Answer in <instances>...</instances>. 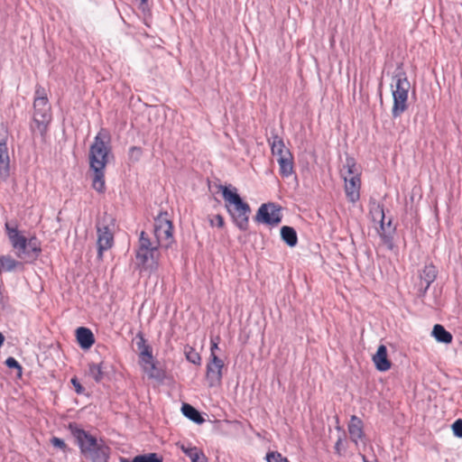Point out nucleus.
<instances>
[{
	"mask_svg": "<svg viewBox=\"0 0 462 462\" xmlns=\"http://www.w3.org/2000/svg\"><path fill=\"white\" fill-rule=\"evenodd\" d=\"M110 137L108 133L102 129L95 137L89 150V164L93 171L92 187L98 192L105 189V168L108 162L110 152Z\"/></svg>",
	"mask_w": 462,
	"mask_h": 462,
	"instance_id": "obj_1",
	"label": "nucleus"
},
{
	"mask_svg": "<svg viewBox=\"0 0 462 462\" xmlns=\"http://www.w3.org/2000/svg\"><path fill=\"white\" fill-rule=\"evenodd\" d=\"M220 189L225 200V207L233 223L238 229L247 230L251 214L249 204L241 199L236 188L220 187Z\"/></svg>",
	"mask_w": 462,
	"mask_h": 462,
	"instance_id": "obj_2",
	"label": "nucleus"
},
{
	"mask_svg": "<svg viewBox=\"0 0 462 462\" xmlns=\"http://www.w3.org/2000/svg\"><path fill=\"white\" fill-rule=\"evenodd\" d=\"M72 434L76 439L81 453L93 462H106L109 456V448L102 439L88 434L81 429H72Z\"/></svg>",
	"mask_w": 462,
	"mask_h": 462,
	"instance_id": "obj_3",
	"label": "nucleus"
},
{
	"mask_svg": "<svg viewBox=\"0 0 462 462\" xmlns=\"http://www.w3.org/2000/svg\"><path fill=\"white\" fill-rule=\"evenodd\" d=\"M361 172V167L351 157L346 159L340 170V175L345 182L346 196L352 203L356 202L360 198Z\"/></svg>",
	"mask_w": 462,
	"mask_h": 462,
	"instance_id": "obj_4",
	"label": "nucleus"
},
{
	"mask_svg": "<svg viewBox=\"0 0 462 462\" xmlns=\"http://www.w3.org/2000/svg\"><path fill=\"white\" fill-rule=\"evenodd\" d=\"M159 245L152 242L145 232H141L139 245L136 250V260L138 264L144 269L153 271L158 267L160 258Z\"/></svg>",
	"mask_w": 462,
	"mask_h": 462,
	"instance_id": "obj_5",
	"label": "nucleus"
},
{
	"mask_svg": "<svg viewBox=\"0 0 462 462\" xmlns=\"http://www.w3.org/2000/svg\"><path fill=\"white\" fill-rule=\"evenodd\" d=\"M411 84L402 74L396 75L391 84L393 106L392 113L394 117L401 116L407 109L408 94Z\"/></svg>",
	"mask_w": 462,
	"mask_h": 462,
	"instance_id": "obj_6",
	"label": "nucleus"
},
{
	"mask_svg": "<svg viewBox=\"0 0 462 462\" xmlns=\"http://www.w3.org/2000/svg\"><path fill=\"white\" fill-rule=\"evenodd\" d=\"M272 154L276 157L280 166V174L282 177H289L293 172V157L284 142L278 135L268 140Z\"/></svg>",
	"mask_w": 462,
	"mask_h": 462,
	"instance_id": "obj_7",
	"label": "nucleus"
},
{
	"mask_svg": "<svg viewBox=\"0 0 462 462\" xmlns=\"http://www.w3.org/2000/svg\"><path fill=\"white\" fill-rule=\"evenodd\" d=\"M116 231V220L113 216L104 214L97 225L98 257L101 258L103 252L112 247L114 244V234Z\"/></svg>",
	"mask_w": 462,
	"mask_h": 462,
	"instance_id": "obj_8",
	"label": "nucleus"
},
{
	"mask_svg": "<svg viewBox=\"0 0 462 462\" xmlns=\"http://www.w3.org/2000/svg\"><path fill=\"white\" fill-rule=\"evenodd\" d=\"M8 237L13 247L16 250V254L23 258L24 255H30L31 253L40 251V244L35 237L27 240L16 229L12 228L8 224L5 225Z\"/></svg>",
	"mask_w": 462,
	"mask_h": 462,
	"instance_id": "obj_9",
	"label": "nucleus"
},
{
	"mask_svg": "<svg viewBox=\"0 0 462 462\" xmlns=\"http://www.w3.org/2000/svg\"><path fill=\"white\" fill-rule=\"evenodd\" d=\"M154 236L156 243L164 248H169L174 242L172 225L167 214H161L154 222Z\"/></svg>",
	"mask_w": 462,
	"mask_h": 462,
	"instance_id": "obj_10",
	"label": "nucleus"
},
{
	"mask_svg": "<svg viewBox=\"0 0 462 462\" xmlns=\"http://www.w3.org/2000/svg\"><path fill=\"white\" fill-rule=\"evenodd\" d=\"M37 95L38 97L34 100V121L38 124L39 130L42 134L50 121V106L47 97L40 95V90H37Z\"/></svg>",
	"mask_w": 462,
	"mask_h": 462,
	"instance_id": "obj_11",
	"label": "nucleus"
},
{
	"mask_svg": "<svg viewBox=\"0 0 462 462\" xmlns=\"http://www.w3.org/2000/svg\"><path fill=\"white\" fill-rule=\"evenodd\" d=\"M260 223L275 226L282 221L281 208L273 203L263 204L255 216Z\"/></svg>",
	"mask_w": 462,
	"mask_h": 462,
	"instance_id": "obj_12",
	"label": "nucleus"
},
{
	"mask_svg": "<svg viewBox=\"0 0 462 462\" xmlns=\"http://www.w3.org/2000/svg\"><path fill=\"white\" fill-rule=\"evenodd\" d=\"M8 134L5 128L0 129V180H5L10 173V157L7 147Z\"/></svg>",
	"mask_w": 462,
	"mask_h": 462,
	"instance_id": "obj_13",
	"label": "nucleus"
},
{
	"mask_svg": "<svg viewBox=\"0 0 462 462\" xmlns=\"http://www.w3.org/2000/svg\"><path fill=\"white\" fill-rule=\"evenodd\" d=\"M372 360L378 371L385 372L391 368V361L388 359L387 348L384 345H380Z\"/></svg>",
	"mask_w": 462,
	"mask_h": 462,
	"instance_id": "obj_14",
	"label": "nucleus"
},
{
	"mask_svg": "<svg viewBox=\"0 0 462 462\" xmlns=\"http://www.w3.org/2000/svg\"><path fill=\"white\" fill-rule=\"evenodd\" d=\"M223 368L224 365H222L207 364L206 379L210 387H216L221 384Z\"/></svg>",
	"mask_w": 462,
	"mask_h": 462,
	"instance_id": "obj_15",
	"label": "nucleus"
},
{
	"mask_svg": "<svg viewBox=\"0 0 462 462\" xmlns=\"http://www.w3.org/2000/svg\"><path fill=\"white\" fill-rule=\"evenodd\" d=\"M348 432L353 442L358 445L359 442L363 441L364 431L363 422L356 416L353 415L348 424Z\"/></svg>",
	"mask_w": 462,
	"mask_h": 462,
	"instance_id": "obj_16",
	"label": "nucleus"
},
{
	"mask_svg": "<svg viewBox=\"0 0 462 462\" xmlns=\"http://www.w3.org/2000/svg\"><path fill=\"white\" fill-rule=\"evenodd\" d=\"M77 340L84 349H88L94 344V336L90 329L80 327L76 331Z\"/></svg>",
	"mask_w": 462,
	"mask_h": 462,
	"instance_id": "obj_17",
	"label": "nucleus"
},
{
	"mask_svg": "<svg viewBox=\"0 0 462 462\" xmlns=\"http://www.w3.org/2000/svg\"><path fill=\"white\" fill-rule=\"evenodd\" d=\"M281 236L282 239L291 247H293L297 245L298 237L296 231L291 227L284 226L281 228Z\"/></svg>",
	"mask_w": 462,
	"mask_h": 462,
	"instance_id": "obj_18",
	"label": "nucleus"
},
{
	"mask_svg": "<svg viewBox=\"0 0 462 462\" xmlns=\"http://www.w3.org/2000/svg\"><path fill=\"white\" fill-rule=\"evenodd\" d=\"M432 335L438 342L448 344L452 341V335L439 324L434 326Z\"/></svg>",
	"mask_w": 462,
	"mask_h": 462,
	"instance_id": "obj_19",
	"label": "nucleus"
},
{
	"mask_svg": "<svg viewBox=\"0 0 462 462\" xmlns=\"http://www.w3.org/2000/svg\"><path fill=\"white\" fill-rule=\"evenodd\" d=\"M23 263L12 258L9 255H5L0 257V267L1 272H12L19 267H22Z\"/></svg>",
	"mask_w": 462,
	"mask_h": 462,
	"instance_id": "obj_20",
	"label": "nucleus"
},
{
	"mask_svg": "<svg viewBox=\"0 0 462 462\" xmlns=\"http://www.w3.org/2000/svg\"><path fill=\"white\" fill-rule=\"evenodd\" d=\"M182 451L190 458L191 462H207L208 458L202 451L197 448L182 447Z\"/></svg>",
	"mask_w": 462,
	"mask_h": 462,
	"instance_id": "obj_21",
	"label": "nucleus"
},
{
	"mask_svg": "<svg viewBox=\"0 0 462 462\" xmlns=\"http://www.w3.org/2000/svg\"><path fill=\"white\" fill-rule=\"evenodd\" d=\"M181 411L183 414L196 423H202L204 421L203 418L200 416L199 412L193 408L191 405L188 403H184L181 407Z\"/></svg>",
	"mask_w": 462,
	"mask_h": 462,
	"instance_id": "obj_22",
	"label": "nucleus"
},
{
	"mask_svg": "<svg viewBox=\"0 0 462 462\" xmlns=\"http://www.w3.org/2000/svg\"><path fill=\"white\" fill-rule=\"evenodd\" d=\"M120 462H162V458L156 453H148L144 455H139L134 457L133 460L122 457Z\"/></svg>",
	"mask_w": 462,
	"mask_h": 462,
	"instance_id": "obj_23",
	"label": "nucleus"
},
{
	"mask_svg": "<svg viewBox=\"0 0 462 462\" xmlns=\"http://www.w3.org/2000/svg\"><path fill=\"white\" fill-rule=\"evenodd\" d=\"M143 370L149 378L160 379L162 377V373L160 369L156 367L154 362L143 366Z\"/></svg>",
	"mask_w": 462,
	"mask_h": 462,
	"instance_id": "obj_24",
	"label": "nucleus"
},
{
	"mask_svg": "<svg viewBox=\"0 0 462 462\" xmlns=\"http://www.w3.org/2000/svg\"><path fill=\"white\" fill-rule=\"evenodd\" d=\"M88 374L96 382H100L103 378V371L101 365L98 364H90L88 368Z\"/></svg>",
	"mask_w": 462,
	"mask_h": 462,
	"instance_id": "obj_25",
	"label": "nucleus"
},
{
	"mask_svg": "<svg viewBox=\"0 0 462 462\" xmlns=\"http://www.w3.org/2000/svg\"><path fill=\"white\" fill-rule=\"evenodd\" d=\"M184 352H185L186 358L189 362H191L192 364H195V365H200L201 357H200L199 354L197 351H195L192 347L186 346Z\"/></svg>",
	"mask_w": 462,
	"mask_h": 462,
	"instance_id": "obj_26",
	"label": "nucleus"
},
{
	"mask_svg": "<svg viewBox=\"0 0 462 462\" xmlns=\"http://www.w3.org/2000/svg\"><path fill=\"white\" fill-rule=\"evenodd\" d=\"M371 213L374 221H379L383 226L384 212L383 208L380 205H374L371 209Z\"/></svg>",
	"mask_w": 462,
	"mask_h": 462,
	"instance_id": "obj_27",
	"label": "nucleus"
},
{
	"mask_svg": "<svg viewBox=\"0 0 462 462\" xmlns=\"http://www.w3.org/2000/svg\"><path fill=\"white\" fill-rule=\"evenodd\" d=\"M136 346H137V349L139 351V355L140 354L142 355V353L146 352L145 350H147L148 352L152 351L150 346L146 345L145 339L143 338V337L142 335L137 336Z\"/></svg>",
	"mask_w": 462,
	"mask_h": 462,
	"instance_id": "obj_28",
	"label": "nucleus"
},
{
	"mask_svg": "<svg viewBox=\"0 0 462 462\" xmlns=\"http://www.w3.org/2000/svg\"><path fill=\"white\" fill-rule=\"evenodd\" d=\"M145 351L146 352L142 353V355L141 354L139 355L140 365H141L142 368L153 362L152 351H150V352H148L147 350H145Z\"/></svg>",
	"mask_w": 462,
	"mask_h": 462,
	"instance_id": "obj_29",
	"label": "nucleus"
},
{
	"mask_svg": "<svg viewBox=\"0 0 462 462\" xmlns=\"http://www.w3.org/2000/svg\"><path fill=\"white\" fill-rule=\"evenodd\" d=\"M128 155L132 162H138L142 156V150L139 147L133 146L129 149Z\"/></svg>",
	"mask_w": 462,
	"mask_h": 462,
	"instance_id": "obj_30",
	"label": "nucleus"
},
{
	"mask_svg": "<svg viewBox=\"0 0 462 462\" xmlns=\"http://www.w3.org/2000/svg\"><path fill=\"white\" fill-rule=\"evenodd\" d=\"M266 458L268 462H289V460L286 457H283L278 452H271L267 454Z\"/></svg>",
	"mask_w": 462,
	"mask_h": 462,
	"instance_id": "obj_31",
	"label": "nucleus"
},
{
	"mask_svg": "<svg viewBox=\"0 0 462 462\" xmlns=\"http://www.w3.org/2000/svg\"><path fill=\"white\" fill-rule=\"evenodd\" d=\"M452 430L457 437L462 438V420H456L452 425Z\"/></svg>",
	"mask_w": 462,
	"mask_h": 462,
	"instance_id": "obj_32",
	"label": "nucleus"
},
{
	"mask_svg": "<svg viewBox=\"0 0 462 462\" xmlns=\"http://www.w3.org/2000/svg\"><path fill=\"white\" fill-rule=\"evenodd\" d=\"M424 273H426V282L429 285L435 278V270L432 266H428L425 268Z\"/></svg>",
	"mask_w": 462,
	"mask_h": 462,
	"instance_id": "obj_33",
	"label": "nucleus"
},
{
	"mask_svg": "<svg viewBox=\"0 0 462 462\" xmlns=\"http://www.w3.org/2000/svg\"><path fill=\"white\" fill-rule=\"evenodd\" d=\"M209 222H210L211 226L216 225L218 227L224 226V218L220 215H216V216L210 217Z\"/></svg>",
	"mask_w": 462,
	"mask_h": 462,
	"instance_id": "obj_34",
	"label": "nucleus"
},
{
	"mask_svg": "<svg viewBox=\"0 0 462 462\" xmlns=\"http://www.w3.org/2000/svg\"><path fill=\"white\" fill-rule=\"evenodd\" d=\"M209 365H224V362L220 359L216 353H210L208 362Z\"/></svg>",
	"mask_w": 462,
	"mask_h": 462,
	"instance_id": "obj_35",
	"label": "nucleus"
},
{
	"mask_svg": "<svg viewBox=\"0 0 462 462\" xmlns=\"http://www.w3.org/2000/svg\"><path fill=\"white\" fill-rule=\"evenodd\" d=\"M5 365L9 367V368H17L19 370H22V367L21 365H19V363L14 358V357H8L6 360H5Z\"/></svg>",
	"mask_w": 462,
	"mask_h": 462,
	"instance_id": "obj_36",
	"label": "nucleus"
},
{
	"mask_svg": "<svg viewBox=\"0 0 462 462\" xmlns=\"http://www.w3.org/2000/svg\"><path fill=\"white\" fill-rule=\"evenodd\" d=\"M71 383L73 384L74 389L77 393L80 394V393H84V388L81 386V384L79 383V382L78 381V379L76 377H73L71 379Z\"/></svg>",
	"mask_w": 462,
	"mask_h": 462,
	"instance_id": "obj_37",
	"label": "nucleus"
},
{
	"mask_svg": "<svg viewBox=\"0 0 462 462\" xmlns=\"http://www.w3.org/2000/svg\"><path fill=\"white\" fill-rule=\"evenodd\" d=\"M51 441V444L54 447H57V448H65L64 441L62 439H59V438H52Z\"/></svg>",
	"mask_w": 462,
	"mask_h": 462,
	"instance_id": "obj_38",
	"label": "nucleus"
},
{
	"mask_svg": "<svg viewBox=\"0 0 462 462\" xmlns=\"http://www.w3.org/2000/svg\"><path fill=\"white\" fill-rule=\"evenodd\" d=\"M218 349V342L215 340H211V346H210V353H216V351Z\"/></svg>",
	"mask_w": 462,
	"mask_h": 462,
	"instance_id": "obj_39",
	"label": "nucleus"
},
{
	"mask_svg": "<svg viewBox=\"0 0 462 462\" xmlns=\"http://www.w3.org/2000/svg\"><path fill=\"white\" fill-rule=\"evenodd\" d=\"M5 342V337L4 335L0 332V347L3 346Z\"/></svg>",
	"mask_w": 462,
	"mask_h": 462,
	"instance_id": "obj_40",
	"label": "nucleus"
},
{
	"mask_svg": "<svg viewBox=\"0 0 462 462\" xmlns=\"http://www.w3.org/2000/svg\"><path fill=\"white\" fill-rule=\"evenodd\" d=\"M340 445H341V439H339L337 440V442L336 443V449H337V451H339V447H340Z\"/></svg>",
	"mask_w": 462,
	"mask_h": 462,
	"instance_id": "obj_41",
	"label": "nucleus"
},
{
	"mask_svg": "<svg viewBox=\"0 0 462 462\" xmlns=\"http://www.w3.org/2000/svg\"><path fill=\"white\" fill-rule=\"evenodd\" d=\"M148 0H141V5L144 6L147 4Z\"/></svg>",
	"mask_w": 462,
	"mask_h": 462,
	"instance_id": "obj_42",
	"label": "nucleus"
}]
</instances>
